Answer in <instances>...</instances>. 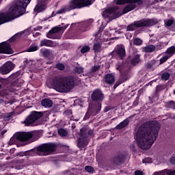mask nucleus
<instances>
[{
    "label": "nucleus",
    "instance_id": "f257e3e1",
    "mask_svg": "<svg viewBox=\"0 0 175 175\" xmlns=\"http://www.w3.org/2000/svg\"><path fill=\"white\" fill-rule=\"evenodd\" d=\"M161 126L157 121L150 120L144 123L136 133V141L142 150H149L155 143Z\"/></svg>",
    "mask_w": 175,
    "mask_h": 175
},
{
    "label": "nucleus",
    "instance_id": "f03ea898",
    "mask_svg": "<svg viewBox=\"0 0 175 175\" xmlns=\"http://www.w3.org/2000/svg\"><path fill=\"white\" fill-rule=\"evenodd\" d=\"M31 1L17 0L8 12L0 13V25L21 17L27 12V6L31 3Z\"/></svg>",
    "mask_w": 175,
    "mask_h": 175
},
{
    "label": "nucleus",
    "instance_id": "7ed1b4c3",
    "mask_svg": "<svg viewBox=\"0 0 175 175\" xmlns=\"http://www.w3.org/2000/svg\"><path fill=\"white\" fill-rule=\"evenodd\" d=\"M76 78L72 75H68L64 77H55L51 81V85L52 88L55 90L57 92H68L70 90L75 88V82Z\"/></svg>",
    "mask_w": 175,
    "mask_h": 175
},
{
    "label": "nucleus",
    "instance_id": "20e7f679",
    "mask_svg": "<svg viewBox=\"0 0 175 175\" xmlns=\"http://www.w3.org/2000/svg\"><path fill=\"white\" fill-rule=\"evenodd\" d=\"M55 148H57V145L54 143L42 144L33 149L18 152L16 154V157H36V155L40 157L42 155L40 154L41 152H44L46 155H50V154L55 152Z\"/></svg>",
    "mask_w": 175,
    "mask_h": 175
},
{
    "label": "nucleus",
    "instance_id": "39448f33",
    "mask_svg": "<svg viewBox=\"0 0 175 175\" xmlns=\"http://www.w3.org/2000/svg\"><path fill=\"white\" fill-rule=\"evenodd\" d=\"M94 2L95 0H70L68 5L62 6L56 13L53 12L49 18L57 16V14H64L72 10H76V9H83V8L91 6Z\"/></svg>",
    "mask_w": 175,
    "mask_h": 175
},
{
    "label": "nucleus",
    "instance_id": "423d86ee",
    "mask_svg": "<svg viewBox=\"0 0 175 175\" xmlns=\"http://www.w3.org/2000/svg\"><path fill=\"white\" fill-rule=\"evenodd\" d=\"M158 24V21L155 18H143L139 21H135L127 26L126 31H136L137 28H144V27H152Z\"/></svg>",
    "mask_w": 175,
    "mask_h": 175
},
{
    "label": "nucleus",
    "instance_id": "0eeeda50",
    "mask_svg": "<svg viewBox=\"0 0 175 175\" xmlns=\"http://www.w3.org/2000/svg\"><path fill=\"white\" fill-rule=\"evenodd\" d=\"M100 110H102V104H100V103L90 104L88 109L83 117V121L90 120V117H91V116H96V114H99V113H100Z\"/></svg>",
    "mask_w": 175,
    "mask_h": 175
},
{
    "label": "nucleus",
    "instance_id": "6e6552de",
    "mask_svg": "<svg viewBox=\"0 0 175 175\" xmlns=\"http://www.w3.org/2000/svg\"><path fill=\"white\" fill-rule=\"evenodd\" d=\"M43 117V112L32 111L30 112L29 115L25 118L23 122L25 126H29L32 124H35L36 121H38L40 118Z\"/></svg>",
    "mask_w": 175,
    "mask_h": 175
},
{
    "label": "nucleus",
    "instance_id": "1a4fd4ad",
    "mask_svg": "<svg viewBox=\"0 0 175 175\" xmlns=\"http://www.w3.org/2000/svg\"><path fill=\"white\" fill-rule=\"evenodd\" d=\"M110 54L112 58H117L118 59L122 60L126 55L125 46L124 45H117Z\"/></svg>",
    "mask_w": 175,
    "mask_h": 175
},
{
    "label": "nucleus",
    "instance_id": "9d476101",
    "mask_svg": "<svg viewBox=\"0 0 175 175\" xmlns=\"http://www.w3.org/2000/svg\"><path fill=\"white\" fill-rule=\"evenodd\" d=\"M120 8L118 7H112L107 8L102 12V15L105 18H110L112 15V18H118L121 17L122 14L118 12Z\"/></svg>",
    "mask_w": 175,
    "mask_h": 175
},
{
    "label": "nucleus",
    "instance_id": "9b49d317",
    "mask_svg": "<svg viewBox=\"0 0 175 175\" xmlns=\"http://www.w3.org/2000/svg\"><path fill=\"white\" fill-rule=\"evenodd\" d=\"M91 99L92 102H96L95 103H100V105H102L103 99H105V96L103 93H102V90L99 89H96L91 94Z\"/></svg>",
    "mask_w": 175,
    "mask_h": 175
},
{
    "label": "nucleus",
    "instance_id": "f8f14e48",
    "mask_svg": "<svg viewBox=\"0 0 175 175\" xmlns=\"http://www.w3.org/2000/svg\"><path fill=\"white\" fill-rule=\"evenodd\" d=\"M33 137V132H21L14 135V139L19 142H27Z\"/></svg>",
    "mask_w": 175,
    "mask_h": 175
},
{
    "label": "nucleus",
    "instance_id": "ddd939ff",
    "mask_svg": "<svg viewBox=\"0 0 175 175\" xmlns=\"http://www.w3.org/2000/svg\"><path fill=\"white\" fill-rule=\"evenodd\" d=\"M15 66L16 65L12 62L5 63L0 67V73L1 75H8V73H10L14 69Z\"/></svg>",
    "mask_w": 175,
    "mask_h": 175
},
{
    "label": "nucleus",
    "instance_id": "4468645a",
    "mask_svg": "<svg viewBox=\"0 0 175 175\" xmlns=\"http://www.w3.org/2000/svg\"><path fill=\"white\" fill-rule=\"evenodd\" d=\"M0 54H13V49L10 44L6 42L0 43Z\"/></svg>",
    "mask_w": 175,
    "mask_h": 175
},
{
    "label": "nucleus",
    "instance_id": "2eb2a0df",
    "mask_svg": "<svg viewBox=\"0 0 175 175\" xmlns=\"http://www.w3.org/2000/svg\"><path fill=\"white\" fill-rule=\"evenodd\" d=\"M126 159V157H125V154L122 153H118L112 158V162L113 165H117L118 166L120 165H122V163L125 162Z\"/></svg>",
    "mask_w": 175,
    "mask_h": 175
},
{
    "label": "nucleus",
    "instance_id": "dca6fc26",
    "mask_svg": "<svg viewBox=\"0 0 175 175\" xmlns=\"http://www.w3.org/2000/svg\"><path fill=\"white\" fill-rule=\"evenodd\" d=\"M116 81V77L113 73H108L105 75L103 82L107 85H113Z\"/></svg>",
    "mask_w": 175,
    "mask_h": 175
},
{
    "label": "nucleus",
    "instance_id": "f3484780",
    "mask_svg": "<svg viewBox=\"0 0 175 175\" xmlns=\"http://www.w3.org/2000/svg\"><path fill=\"white\" fill-rule=\"evenodd\" d=\"M159 66V60L152 59L146 64V68L151 72H154Z\"/></svg>",
    "mask_w": 175,
    "mask_h": 175
},
{
    "label": "nucleus",
    "instance_id": "a211bd4d",
    "mask_svg": "<svg viewBox=\"0 0 175 175\" xmlns=\"http://www.w3.org/2000/svg\"><path fill=\"white\" fill-rule=\"evenodd\" d=\"M92 23H94V21L91 19L90 21H87L80 23L79 24L80 31L81 32H85V31H88V29H90V27L92 25Z\"/></svg>",
    "mask_w": 175,
    "mask_h": 175
},
{
    "label": "nucleus",
    "instance_id": "6ab92c4d",
    "mask_svg": "<svg viewBox=\"0 0 175 175\" xmlns=\"http://www.w3.org/2000/svg\"><path fill=\"white\" fill-rule=\"evenodd\" d=\"M127 4L122 10V14H126V13H129V12H132V10H135V8H137L136 4L132 3H126Z\"/></svg>",
    "mask_w": 175,
    "mask_h": 175
},
{
    "label": "nucleus",
    "instance_id": "aec40b11",
    "mask_svg": "<svg viewBox=\"0 0 175 175\" xmlns=\"http://www.w3.org/2000/svg\"><path fill=\"white\" fill-rule=\"evenodd\" d=\"M132 117H133L132 116H130L127 118H126L124 120H123L122 122L119 123L116 126V129L121 130V129H124V128H125V126H128V125H129V120H131V118H132Z\"/></svg>",
    "mask_w": 175,
    "mask_h": 175
},
{
    "label": "nucleus",
    "instance_id": "412c9836",
    "mask_svg": "<svg viewBox=\"0 0 175 175\" xmlns=\"http://www.w3.org/2000/svg\"><path fill=\"white\" fill-rule=\"evenodd\" d=\"M43 46L46 47H53L54 42L51 40L44 39L40 42V47H43Z\"/></svg>",
    "mask_w": 175,
    "mask_h": 175
},
{
    "label": "nucleus",
    "instance_id": "4be33fe9",
    "mask_svg": "<svg viewBox=\"0 0 175 175\" xmlns=\"http://www.w3.org/2000/svg\"><path fill=\"white\" fill-rule=\"evenodd\" d=\"M144 53H154L155 51V46L154 44H149L142 48Z\"/></svg>",
    "mask_w": 175,
    "mask_h": 175
},
{
    "label": "nucleus",
    "instance_id": "5701e85b",
    "mask_svg": "<svg viewBox=\"0 0 175 175\" xmlns=\"http://www.w3.org/2000/svg\"><path fill=\"white\" fill-rule=\"evenodd\" d=\"M41 105L44 107H51L53 106V100L50 98H44L41 101Z\"/></svg>",
    "mask_w": 175,
    "mask_h": 175
},
{
    "label": "nucleus",
    "instance_id": "b1692460",
    "mask_svg": "<svg viewBox=\"0 0 175 175\" xmlns=\"http://www.w3.org/2000/svg\"><path fill=\"white\" fill-rule=\"evenodd\" d=\"M93 50L94 53H100L102 51V43L96 42L93 44Z\"/></svg>",
    "mask_w": 175,
    "mask_h": 175
},
{
    "label": "nucleus",
    "instance_id": "393cba45",
    "mask_svg": "<svg viewBox=\"0 0 175 175\" xmlns=\"http://www.w3.org/2000/svg\"><path fill=\"white\" fill-rule=\"evenodd\" d=\"M23 73V71L21 70H19L16 71V72L12 74L9 77L10 79H11V81H13V80H16V79H20L21 77V74Z\"/></svg>",
    "mask_w": 175,
    "mask_h": 175
},
{
    "label": "nucleus",
    "instance_id": "a878e982",
    "mask_svg": "<svg viewBox=\"0 0 175 175\" xmlns=\"http://www.w3.org/2000/svg\"><path fill=\"white\" fill-rule=\"evenodd\" d=\"M165 54H167L168 57H173L175 54V46H171L167 49L165 52Z\"/></svg>",
    "mask_w": 175,
    "mask_h": 175
},
{
    "label": "nucleus",
    "instance_id": "bb28decb",
    "mask_svg": "<svg viewBox=\"0 0 175 175\" xmlns=\"http://www.w3.org/2000/svg\"><path fill=\"white\" fill-rule=\"evenodd\" d=\"M43 10H46V5L44 4H37L33 9V11L38 13H40V12H43Z\"/></svg>",
    "mask_w": 175,
    "mask_h": 175
},
{
    "label": "nucleus",
    "instance_id": "cd10ccee",
    "mask_svg": "<svg viewBox=\"0 0 175 175\" xmlns=\"http://www.w3.org/2000/svg\"><path fill=\"white\" fill-rule=\"evenodd\" d=\"M79 136L82 139H88V129L87 128H82L80 129Z\"/></svg>",
    "mask_w": 175,
    "mask_h": 175
},
{
    "label": "nucleus",
    "instance_id": "c85d7f7f",
    "mask_svg": "<svg viewBox=\"0 0 175 175\" xmlns=\"http://www.w3.org/2000/svg\"><path fill=\"white\" fill-rule=\"evenodd\" d=\"M140 62V55H136L131 60V65H137Z\"/></svg>",
    "mask_w": 175,
    "mask_h": 175
},
{
    "label": "nucleus",
    "instance_id": "c756f323",
    "mask_svg": "<svg viewBox=\"0 0 175 175\" xmlns=\"http://www.w3.org/2000/svg\"><path fill=\"white\" fill-rule=\"evenodd\" d=\"M57 133L59 136H61L62 137H65V136H68V131L63 128L58 129Z\"/></svg>",
    "mask_w": 175,
    "mask_h": 175
},
{
    "label": "nucleus",
    "instance_id": "7c9ffc66",
    "mask_svg": "<svg viewBox=\"0 0 175 175\" xmlns=\"http://www.w3.org/2000/svg\"><path fill=\"white\" fill-rule=\"evenodd\" d=\"M170 56L167 54H164L159 60V65H162V64H165L167 59H169Z\"/></svg>",
    "mask_w": 175,
    "mask_h": 175
},
{
    "label": "nucleus",
    "instance_id": "2f4dec72",
    "mask_svg": "<svg viewBox=\"0 0 175 175\" xmlns=\"http://www.w3.org/2000/svg\"><path fill=\"white\" fill-rule=\"evenodd\" d=\"M119 80L122 83H125V81H126V80H128V73L120 72V77L119 78Z\"/></svg>",
    "mask_w": 175,
    "mask_h": 175
},
{
    "label": "nucleus",
    "instance_id": "473e14b6",
    "mask_svg": "<svg viewBox=\"0 0 175 175\" xmlns=\"http://www.w3.org/2000/svg\"><path fill=\"white\" fill-rule=\"evenodd\" d=\"M161 79L163 81H167V80H169L170 79V73L167 72H164L161 74Z\"/></svg>",
    "mask_w": 175,
    "mask_h": 175
},
{
    "label": "nucleus",
    "instance_id": "72a5a7b5",
    "mask_svg": "<svg viewBox=\"0 0 175 175\" xmlns=\"http://www.w3.org/2000/svg\"><path fill=\"white\" fill-rule=\"evenodd\" d=\"M12 81L10 78V77H7V78H2L0 77V83L1 84H3L4 85H8V84H9V83H11Z\"/></svg>",
    "mask_w": 175,
    "mask_h": 175
},
{
    "label": "nucleus",
    "instance_id": "f704fd0d",
    "mask_svg": "<svg viewBox=\"0 0 175 175\" xmlns=\"http://www.w3.org/2000/svg\"><path fill=\"white\" fill-rule=\"evenodd\" d=\"M125 3H135L133 0H117L116 5H125Z\"/></svg>",
    "mask_w": 175,
    "mask_h": 175
},
{
    "label": "nucleus",
    "instance_id": "c9c22d12",
    "mask_svg": "<svg viewBox=\"0 0 175 175\" xmlns=\"http://www.w3.org/2000/svg\"><path fill=\"white\" fill-rule=\"evenodd\" d=\"M99 69H100V65L94 66L90 70V72L88 73L87 76H90V75H91V73H95V72H98V70H99Z\"/></svg>",
    "mask_w": 175,
    "mask_h": 175
},
{
    "label": "nucleus",
    "instance_id": "e433bc0d",
    "mask_svg": "<svg viewBox=\"0 0 175 175\" xmlns=\"http://www.w3.org/2000/svg\"><path fill=\"white\" fill-rule=\"evenodd\" d=\"M87 139L81 138L78 139V147L79 148H83L84 146H85V140Z\"/></svg>",
    "mask_w": 175,
    "mask_h": 175
},
{
    "label": "nucleus",
    "instance_id": "4c0bfd02",
    "mask_svg": "<svg viewBox=\"0 0 175 175\" xmlns=\"http://www.w3.org/2000/svg\"><path fill=\"white\" fill-rule=\"evenodd\" d=\"M75 73H77L78 75H80L81 73H84V68L82 66H76L74 69Z\"/></svg>",
    "mask_w": 175,
    "mask_h": 175
},
{
    "label": "nucleus",
    "instance_id": "58836bf2",
    "mask_svg": "<svg viewBox=\"0 0 175 175\" xmlns=\"http://www.w3.org/2000/svg\"><path fill=\"white\" fill-rule=\"evenodd\" d=\"M134 46H142L143 44V40L136 38L133 40Z\"/></svg>",
    "mask_w": 175,
    "mask_h": 175
},
{
    "label": "nucleus",
    "instance_id": "ea45409f",
    "mask_svg": "<svg viewBox=\"0 0 175 175\" xmlns=\"http://www.w3.org/2000/svg\"><path fill=\"white\" fill-rule=\"evenodd\" d=\"M41 54H42L43 57H47L50 55V51L46 49H42L40 50Z\"/></svg>",
    "mask_w": 175,
    "mask_h": 175
},
{
    "label": "nucleus",
    "instance_id": "a19ab883",
    "mask_svg": "<svg viewBox=\"0 0 175 175\" xmlns=\"http://www.w3.org/2000/svg\"><path fill=\"white\" fill-rule=\"evenodd\" d=\"M38 50H39V46L31 45V46L28 48L27 52H28V53H32V52H33V51H38Z\"/></svg>",
    "mask_w": 175,
    "mask_h": 175
},
{
    "label": "nucleus",
    "instance_id": "79ce46f5",
    "mask_svg": "<svg viewBox=\"0 0 175 175\" xmlns=\"http://www.w3.org/2000/svg\"><path fill=\"white\" fill-rule=\"evenodd\" d=\"M163 90V87L162 85H157L156 87V90L154 92L155 96H159V92Z\"/></svg>",
    "mask_w": 175,
    "mask_h": 175
},
{
    "label": "nucleus",
    "instance_id": "37998d69",
    "mask_svg": "<svg viewBox=\"0 0 175 175\" xmlns=\"http://www.w3.org/2000/svg\"><path fill=\"white\" fill-rule=\"evenodd\" d=\"M90 50H91L90 46L85 45L81 49V54H85V53H88Z\"/></svg>",
    "mask_w": 175,
    "mask_h": 175
},
{
    "label": "nucleus",
    "instance_id": "c03bdc74",
    "mask_svg": "<svg viewBox=\"0 0 175 175\" xmlns=\"http://www.w3.org/2000/svg\"><path fill=\"white\" fill-rule=\"evenodd\" d=\"M166 106H167V107H170V109H175V102L173 100H170L167 103Z\"/></svg>",
    "mask_w": 175,
    "mask_h": 175
},
{
    "label": "nucleus",
    "instance_id": "a18cd8bd",
    "mask_svg": "<svg viewBox=\"0 0 175 175\" xmlns=\"http://www.w3.org/2000/svg\"><path fill=\"white\" fill-rule=\"evenodd\" d=\"M85 172H88V173H90L91 174H92L94 171V167H91L90 165H86L85 167Z\"/></svg>",
    "mask_w": 175,
    "mask_h": 175
},
{
    "label": "nucleus",
    "instance_id": "49530a36",
    "mask_svg": "<svg viewBox=\"0 0 175 175\" xmlns=\"http://www.w3.org/2000/svg\"><path fill=\"white\" fill-rule=\"evenodd\" d=\"M55 66L59 70H65V66L62 63H58Z\"/></svg>",
    "mask_w": 175,
    "mask_h": 175
},
{
    "label": "nucleus",
    "instance_id": "de8ad7c7",
    "mask_svg": "<svg viewBox=\"0 0 175 175\" xmlns=\"http://www.w3.org/2000/svg\"><path fill=\"white\" fill-rule=\"evenodd\" d=\"M174 23L173 19H169L167 21L165 22V27H172V24Z\"/></svg>",
    "mask_w": 175,
    "mask_h": 175
},
{
    "label": "nucleus",
    "instance_id": "09e8293b",
    "mask_svg": "<svg viewBox=\"0 0 175 175\" xmlns=\"http://www.w3.org/2000/svg\"><path fill=\"white\" fill-rule=\"evenodd\" d=\"M17 165H21V166H24V165H26L27 162H25V160L24 159H19L16 161Z\"/></svg>",
    "mask_w": 175,
    "mask_h": 175
},
{
    "label": "nucleus",
    "instance_id": "8fccbe9b",
    "mask_svg": "<svg viewBox=\"0 0 175 175\" xmlns=\"http://www.w3.org/2000/svg\"><path fill=\"white\" fill-rule=\"evenodd\" d=\"M54 31L52 30V29L46 33V38L49 39H53V35H54Z\"/></svg>",
    "mask_w": 175,
    "mask_h": 175
},
{
    "label": "nucleus",
    "instance_id": "3c124183",
    "mask_svg": "<svg viewBox=\"0 0 175 175\" xmlns=\"http://www.w3.org/2000/svg\"><path fill=\"white\" fill-rule=\"evenodd\" d=\"M143 163H152V159L150 157L145 158L142 161Z\"/></svg>",
    "mask_w": 175,
    "mask_h": 175
},
{
    "label": "nucleus",
    "instance_id": "603ef678",
    "mask_svg": "<svg viewBox=\"0 0 175 175\" xmlns=\"http://www.w3.org/2000/svg\"><path fill=\"white\" fill-rule=\"evenodd\" d=\"M12 116H13V112L6 113L5 115H4V118H5V120H7V121H9V120H10V118H12Z\"/></svg>",
    "mask_w": 175,
    "mask_h": 175
},
{
    "label": "nucleus",
    "instance_id": "864d4df0",
    "mask_svg": "<svg viewBox=\"0 0 175 175\" xmlns=\"http://www.w3.org/2000/svg\"><path fill=\"white\" fill-rule=\"evenodd\" d=\"M164 173V175H175V170L174 171H170L165 170Z\"/></svg>",
    "mask_w": 175,
    "mask_h": 175
},
{
    "label": "nucleus",
    "instance_id": "5fc2aeb1",
    "mask_svg": "<svg viewBox=\"0 0 175 175\" xmlns=\"http://www.w3.org/2000/svg\"><path fill=\"white\" fill-rule=\"evenodd\" d=\"M139 97L137 96L136 98L135 99V100L133 103V107H136V106H137V105H139Z\"/></svg>",
    "mask_w": 175,
    "mask_h": 175
},
{
    "label": "nucleus",
    "instance_id": "6e6d98bb",
    "mask_svg": "<svg viewBox=\"0 0 175 175\" xmlns=\"http://www.w3.org/2000/svg\"><path fill=\"white\" fill-rule=\"evenodd\" d=\"M122 84V82L119 79L116 83L113 85V90H116L117 87L119 85H121Z\"/></svg>",
    "mask_w": 175,
    "mask_h": 175
},
{
    "label": "nucleus",
    "instance_id": "4d7b16f0",
    "mask_svg": "<svg viewBox=\"0 0 175 175\" xmlns=\"http://www.w3.org/2000/svg\"><path fill=\"white\" fill-rule=\"evenodd\" d=\"M52 30L53 31L54 33H57L58 32H60V31H62L61 27H53Z\"/></svg>",
    "mask_w": 175,
    "mask_h": 175
},
{
    "label": "nucleus",
    "instance_id": "13d9d810",
    "mask_svg": "<svg viewBox=\"0 0 175 175\" xmlns=\"http://www.w3.org/2000/svg\"><path fill=\"white\" fill-rule=\"evenodd\" d=\"M17 39V38L16 37V36H13L12 37H11L9 40L8 42L10 43H13V42H14V40H16Z\"/></svg>",
    "mask_w": 175,
    "mask_h": 175
},
{
    "label": "nucleus",
    "instance_id": "bf43d9fd",
    "mask_svg": "<svg viewBox=\"0 0 175 175\" xmlns=\"http://www.w3.org/2000/svg\"><path fill=\"white\" fill-rule=\"evenodd\" d=\"M70 25V24L68 23V24H66L64 26L60 27L61 31H65V29H66V28H68V27H69Z\"/></svg>",
    "mask_w": 175,
    "mask_h": 175
},
{
    "label": "nucleus",
    "instance_id": "052dcab7",
    "mask_svg": "<svg viewBox=\"0 0 175 175\" xmlns=\"http://www.w3.org/2000/svg\"><path fill=\"white\" fill-rule=\"evenodd\" d=\"M170 162L172 163V165H175V157H172L170 159Z\"/></svg>",
    "mask_w": 175,
    "mask_h": 175
},
{
    "label": "nucleus",
    "instance_id": "680f3d73",
    "mask_svg": "<svg viewBox=\"0 0 175 175\" xmlns=\"http://www.w3.org/2000/svg\"><path fill=\"white\" fill-rule=\"evenodd\" d=\"M94 135V130L90 129L88 131V136H92Z\"/></svg>",
    "mask_w": 175,
    "mask_h": 175
},
{
    "label": "nucleus",
    "instance_id": "e2e57ef3",
    "mask_svg": "<svg viewBox=\"0 0 175 175\" xmlns=\"http://www.w3.org/2000/svg\"><path fill=\"white\" fill-rule=\"evenodd\" d=\"M6 132H8L7 130H3V131H0V137H3V135H5V133H6Z\"/></svg>",
    "mask_w": 175,
    "mask_h": 175
},
{
    "label": "nucleus",
    "instance_id": "0e129e2a",
    "mask_svg": "<svg viewBox=\"0 0 175 175\" xmlns=\"http://www.w3.org/2000/svg\"><path fill=\"white\" fill-rule=\"evenodd\" d=\"M135 175H143V172L140 170H137L135 172Z\"/></svg>",
    "mask_w": 175,
    "mask_h": 175
},
{
    "label": "nucleus",
    "instance_id": "69168bd1",
    "mask_svg": "<svg viewBox=\"0 0 175 175\" xmlns=\"http://www.w3.org/2000/svg\"><path fill=\"white\" fill-rule=\"evenodd\" d=\"M14 36L16 38V39H18V38H21L23 36V33H16Z\"/></svg>",
    "mask_w": 175,
    "mask_h": 175
},
{
    "label": "nucleus",
    "instance_id": "338daca9",
    "mask_svg": "<svg viewBox=\"0 0 175 175\" xmlns=\"http://www.w3.org/2000/svg\"><path fill=\"white\" fill-rule=\"evenodd\" d=\"M143 89H140L139 90H138L137 92V96H139V98H140V96L142 95V94H143Z\"/></svg>",
    "mask_w": 175,
    "mask_h": 175
},
{
    "label": "nucleus",
    "instance_id": "774afa93",
    "mask_svg": "<svg viewBox=\"0 0 175 175\" xmlns=\"http://www.w3.org/2000/svg\"><path fill=\"white\" fill-rule=\"evenodd\" d=\"M163 44H159L158 45H157V49H159V50H161V49H163Z\"/></svg>",
    "mask_w": 175,
    "mask_h": 175
}]
</instances>
